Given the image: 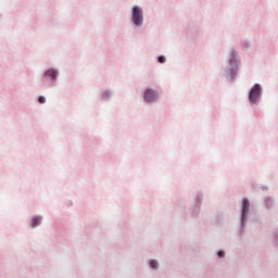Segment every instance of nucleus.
Masks as SVG:
<instances>
[{"label":"nucleus","mask_w":278,"mask_h":278,"mask_svg":"<svg viewBox=\"0 0 278 278\" xmlns=\"http://www.w3.org/2000/svg\"><path fill=\"white\" fill-rule=\"evenodd\" d=\"M262 94V87L260 85H255L249 94V100L251 103H257V99H260V96Z\"/></svg>","instance_id":"2"},{"label":"nucleus","mask_w":278,"mask_h":278,"mask_svg":"<svg viewBox=\"0 0 278 278\" xmlns=\"http://www.w3.org/2000/svg\"><path fill=\"white\" fill-rule=\"evenodd\" d=\"M150 266H151V268H157V262L156 261H151Z\"/></svg>","instance_id":"8"},{"label":"nucleus","mask_w":278,"mask_h":278,"mask_svg":"<svg viewBox=\"0 0 278 278\" xmlns=\"http://www.w3.org/2000/svg\"><path fill=\"white\" fill-rule=\"evenodd\" d=\"M46 99H45V97H42V96H40L39 98H38V102L39 103H46Z\"/></svg>","instance_id":"9"},{"label":"nucleus","mask_w":278,"mask_h":278,"mask_svg":"<svg viewBox=\"0 0 278 278\" xmlns=\"http://www.w3.org/2000/svg\"><path fill=\"white\" fill-rule=\"evenodd\" d=\"M217 255H218V257H223V256L225 255V253H224L223 251H219V252L217 253Z\"/></svg>","instance_id":"11"},{"label":"nucleus","mask_w":278,"mask_h":278,"mask_svg":"<svg viewBox=\"0 0 278 278\" xmlns=\"http://www.w3.org/2000/svg\"><path fill=\"white\" fill-rule=\"evenodd\" d=\"M249 207H250L249 200L244 199L242 203V220H244V216L249 214Z\"/></svg>","instance_id":"4"},{"label":"nucleus","mask_w":278,"mask_h":278,"mask_svg":"<svg viewBox=\"0 0 278 278\" xmlns=\"http://www.w3.org/2000/svg\"><path fill=\"white\" fill-rule=\"evenodd\" d=\"M230 64L231 66L238 64V60H236V52H231Z\"/></svg>","instance_id":"7"},{"label":"nucleus","mask_w":278,"mask_h":278,"mask_svg":"<svg viewBox=\"0 0 278 278\" xmlns=\"http://www.w3.org/2000/svg\"><path fill=\"white\" fill-rule=\"evenodd\" d=\"M143 99H144V101H147V103H153V101H155V99H157V92L153 89H147L144 91Z\"/></svg>","instance_id":"3"},{"label":"nucleus","mask_w":278,"mask_h":278,"mask_svg":"<svg viewBox=\"0 0 278 278\" xmlns=\"http://www.w3.org/2000/svg\"><path fill=\"white\" fill-rule=\"evenodd\" d=\"M143 21H144V17L142 16V9H140L139 7H134L132 8L134 25H137V27H140Z\"/></svg>","instance_id":"1"},{"label":"nucleus","mask_w":278,"mask_h":278,"mask_svg":"<svg viewBox=\"0 0 278 278\" xmlns=\"http://www.w3.org/2000/svg\"><path fill=\"white\" fill-rule=\"evenodd\" d=\"M42 223V217H34L33 220H31V227L35 228V227H38V225H40Z\"/></svg>","instance_id":"6"},{"label":"nucleus","mask_w":278,"mask_h":278,"mask_svg":"<svg viewBox=\"0 0 278 278\" xmlns=\"http://www.w3.org/2000/svg\"><path fill=\"white\" fill-rule=\"evenodd\" d=\"M46 77H51V79H53L55 81V79H58V72L55 70H48L45 73Z\"/></svg>","instance_id":"5"},{"label":"nucleus","mask_w":278,"mask_h":278,"mask_svg":"<svg viewBox=\"0 0 278 278\" xmlns=\"http://www.w3.org/2000/svg\"><path fill=\"white\" fill-rule=\"evenodd\" d=\"M159 62H160L161 64H164V62H166V58H164V56H159Z\"/></svg>","instance_id":"10"}]
</instances>
